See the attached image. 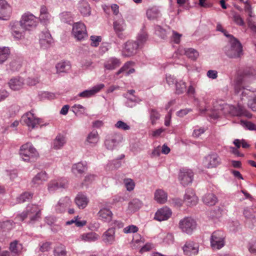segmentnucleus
I'll return each mask as SVG.
<instances>
[{"mask_svg": "<svg viewBox=\"0 0 256 256\" xmlns=\"http://www.w3.org/2000/svg\"><path fill=\"white\" fill-rule=\"evenodd\" d=\"M38 23L37 18L30 13L24 14L20 22H16L12 26V30L13 36L20 38L24 30H29L34 28Z\"/></svg>", "mask_w": 256, "mask_h": 256, "instance_id": "1", "label": "nucleus"}, {"mask_svg": "<svg viewBox=\"0 0 256 256\" xmlns=\"http://www.w3.org/2000/svg\"><path fill=\"white\" fill-rule=\"evenodd\" d=\"M223 50L230 58L240 59L244 55L242 46L236 38L230 40V44L223 48Z\"/></svg>", "mask_w": 256, "mask_h": 256, "instance_id": "2", "label": "nucleus"}, {"mask_svg": "<svg viewBox=\"0 0 256 256\" xmlns=\"http://www.w3.org/2000/svg\"><path fill=\"white\" fill-rule=\"evenodd\" d=\"M40 212L36 205L30 204L27 206L26 210L20 214L17 215L15 219L23 221L26 218L30 219L29 222H34L40 218Z\"/></svg>", "mask_w": 256, "mask_h": 256, "instance_id": "3", "label": "nucleus"}, {"mask_svg": "<svg viewBox=\"0 0 256 256\" xmlns=\"http://www.w3.org/2000/svg\"><path fill=\"white\" fill-rule=\"evenodd\" d=\"M19 154L22 160L26 162H34L38 157L37 150L30 142L20 146Z\"/></svg>", "mask_w": 256, "mask_h": 256, "instance_id": "4", "label": "nucleus"}, {"mask_svg": "<svg viewBox=\"0 0 256 256\" xmlns=\"http://www.w3.org/2000/svg\"><path fill=\"white\" fill-rule=\"evenodd\" d=\"M225 234L220 230L214 232L210 238V244L213 249L220 250L225 244Z\"/></svg>", "mask_w": 256, "mask_h": 256, "instance_id": "5", "label": "nucleus"}, {"mask_svg": "<svg viewBox=\"0 0 256 256\" xmlns=\"http://www.w3.org/2000/svg\"><path fill=\"white\" fill-rule=\"evenodd\" d=\"M179 227L183 232L190 234L196 228V223L193 218L186 217L180 221Z\"/></svg>", "mask_w": 256, "mask_h": 256, "instance_id": "6", "label": "nucleus"}, {"mask_svg": "<svg viewBox=\"0 0 256 256\" xmlns=\"http://www.w3.org/2000/svg\"><path fill=\"white\" fill-rule=\"evenodd\" d=\"M225 108L228 110L230 114L232 116H245L248 118H251L252 116V114L239 104L236 106H226Z\"/></svg>", "mask_w": 256, "mask_h": 256, "instance_id": "7", "label": "nucleus"}, {"mask_svg": "<svg viewBox=\"0 0 256 256\" xmlns=\"http://www.w3.org/2000/svg\"><path fill=\"white\" fill-rule=\"evenodd\" d=\"M72 32L78 40H82L88 37L86 26L80 22L75 23L74 24Z\"/></svg>", "mask_w": 256, "mask_h": 256, "instance_id": "8", "label": "nucleus"}, {"mask_svg": "<svg viewBox=\"0 0 256 256\" xmlns=\"http://www.w3.org/2000/svg\"><path fill=\"white\" fill-rule=\"evenodd\" d=\"M123 138L120 134H114L107 136L104 145L108 150H113L122 140Z\"/></svg>", "mask_w": 256, "mask_h": 256, "instance_id": "9", "label": "nucleus"}, {"mask_svg": "<svg viewBox=\"0 0 256 256\" xmlns=\"http://www.w3.org/2000/svg\"><path fill=\"white\" fill-rule=\"evenodd\" d=\"M194 173L188 169L180 170L178 174V180L184 186L191 184L193 180Z\"/></svg>", "mask_w": 256, "mask_h": 256, "instance_id": "10", "label": "nucleus"}, {"mask_svg": "<svg viewBox=\"0 0 256 256\" xmlns=\"http://www.w3.org/2000/svg\"><path fill=\"white\" fill-rule=\"evenodd\" d=\"M40 44L42 48L46 50L54 43V40L48 30L42 31L40 35Z\"/></svg>", "mask_w": 256, "mask_h": 256, "instance_id": "11", "label": "nucleus"}, {"mask_svg": "<svg viewBox=\"0 0 256 256\" xmlns=\"http://www.w3.org/2000/svg\"><path fill=\"white\" fill-rule=\"evenodd\" d=\"M11 6L6 0H0V20H9L12 13Z\"/></svg>", "mask_w": 256, "mask_h": 256, "instance_id": "12", "label": "nucleus"}, {"mask_svg": "<svg viewBox=\"0 0 256 256\" xmlns=\"http://www.w3.org/2000/svg\"><path fill=\"white\" fill-rule=\"evenodd\" d=\"M21 122L26 124L28 127L34 128L36 125L40 122V120L36 118L31 112H27L21 118Z\"/></svg>", "mask_w": 256, "mask_h": 256, "instance_id": "13", "label": "nucleus"}, {"mask_svg": "<svg viewBox=\"0 0 256 256\" xmlns=\"http://www.w3.org/2000/svg\"><path fill=\"white\" fill-rule=\"evenodd\" d=\"M182 250L186 255L196 256L198 252V245L194 242H187L182 247Z\"/></svg>", "mask_w": 256, "mask_h": 256, "instance_id": "14", "label": "nucleus"}, {"mask_svg": "<svg viewBox=\"0 0 256 256\" xmlns=\"http://www.w3.org/2000/svg\"><path fill=\"white\" fill-rule=\"evenodd\" d=\"M140 48L138 47V44H136L134 41H128L126 44L122 55L126 57H128L135 54L137 50Z\"/></svg>", "mask_w": 256, "mask_h": 256, "instance_id": "15", "label": "nucleus"}, {"mask_svg": "<svg viewBox=\"0 0 256 256\" xmlns=\"http://www.w3.org/2000/svg\"><path fill=\"white\" fill-rule=\"evenodd\" d=\"M113 27L114 30L118 38L122 40L126 38V36L122 32L126 28V24L123 19H120L114 21L113 23Z\"/></svg>", "mask_w": 256, "mask_h": 256, "instance_id": "16", "label": "nucleus"}, {"mask_svg": "<svg viewBox=\"0 0 256 256\" xmlns=\"http://www.w3.org/2000/svg\"><path fill=\"white\" fill-rule=\"evenodd\" d=\"M184 202L186 203V205L189 206L196 204L198 202V198L192 189H186L184 196Z\"/></svg>", "mask_w": 256, "mask_h": 256, "instance_id": "17", "label": "nucleus"}, {"mask_svg": "<svg viewBox=\"0 0 256 256\" xmlns=\"http://www.w3.org/2000/svg\"><path fill=\"white\" fill-rule=\"evenodd\" d=\"M172 215L171 210L168 207L158 210L155 214L154 219L160 222L167 220Z\"/></svg>", "mask_w": 256, "mask_h": 256, "instance_id": "18", "label": "nucleus"}, {"mask_svg": "<svg viewBox=\"0 0 256 256\" xmlns=\"http://www.w3.org/2000/svg\"><path fill=\"white\" fill-rule=\"evenodd\" d=\"M72 202L70 198L66 196L60 198L56 206V210L59 213L64 212L70 206Z\"/></svg>", "mask_w": 256, "mask_h": 256, "instance_id": "19", "label": "nucleus"}, {"mask_svg": "<svg viewBox=\"0 0 256 256\" xmlns=\"http://www.w3.org/2000/svg\"><path fill=\"white\" fill-rule=\"evenodd\" d=\"M104 86V84H100L94 86L91 90H85L80 92L78 96L84 98H90L98 92Z\"/></svg>", "mask_w": 256, "mask_h": 256, "instance_id": "20", "label": "nucleus"}, {"mask_svg": "<svg viewBox=\"0 0 256 256\" xmlns=\"http://www.w3.org/2000/svg\"><path fill=\"white\" fill-rule=\"evenodd\" d=\"M120 64L119 59L115 57H112L107 60L104 64V66L106 70H112L118 67Z\"/></svg>", "mask_w": 256, "mask_h": 256, "instance_id": "21", "label": "nucleus"}, {"mask_svg": "<svg viewBox=\"0 0 256 256\" xmlns=\"http://www.w3.org/2000/svg\"><path fill=\"white\" fill-rule=\"evenodd\" d=\"M208 168H215L220 164V158L216 154H209L206 158Z\"/></svg>", "mask_w": 256, "mask_h": 256, "instance_id": "22", "label": "nucleus"}, {"mask_svg": "<svg viewBox=\"0 0 256 256\" xmlns=\"http://www.w3.org/2000/svg\"><path fill=\"white\" fill-rule=\"evenodd\" d=\"M115 230L113 228H108L102 235V240L106 244H112L115 240Z\"/></svg>", "mask_w": 256, "mask_h": 256, "instance_id": "23", "label": "nucleus"}, {"mask_svg": "<svg viewBox=\"0 0 256 256\" xmlns=\"http://www.w3.org/2000/svg\"><path fill=\"white\" fill-rule=\"evenodd\" d=\"M48 180L47 174L45 172H41L38 173L32 180V186L37 187L42 184L44 182Z\"/></svg>", "mask_w": 256, "mask_h": 256, "instance_id": "24", "label": "nucleus"}, {"mask_svg": "<svg viewBox=\"0 0 256 256\" xmlns=\"http://www.w3.org/2000/svg\"><path fill=\"white\" fill-rule=\"evenodd\" d=\"M88 199L86 196L82 194L78 193L75 198V202L80 208H85L88 204Z\"/></svg>", "mask_w": 256, "mask_h": 256, "instance_id": "25", "label": "nucleus"}, {"mask_svg": "<svg viewBox=\"0 0 256 256\" xmlns=\"http://www.w3.org/2000/svg\"><path fill=\"white\" fill-rule=\"evenodd\" d=\"M23 84L22 79L19 77L12 78L8 82L9 86L14 90H20L22 87Z\"/></svg>", "mask_w": 256, "mask_h": 256, "instance_id": "26", "label": "nucleus"}, {"mask_svg": "<svg viewBox=\"0 0 256 256\" xmlns=\"http://www.w3.org/2000/svg\"><path fill=\"white\" fill-rule=\"evenodd\" d=\"M98 215L102 220L109 222L112 218V213L109 209L104 208L99 211Z\"/></svg>", "mask_w": 256, "mask_h": 256, "instance_id": "27", "label": "nucleus"}, {"mask_svg": "<svg viewBox=\"0 0 256 256\" xmlns=\"http://www.w3.org/2000/svg\"><path fill=\"white\" fill-rule=\"evenodd\" d=\"M68 252L66 246L61 244H56L54 248V256H67Z\"/></svg>", "mask_w": 256, "mask_h": 256, "instance_id": "28", "label": "nucleus"}, {"mask_svg": "<svg viewBox=\"0 0 256 256\" xmlns=\"http://www.w3.org/2000/svg\"><path fill=\"white\" fill-rule=\"evenodd\" d=\"M78 10L83 16H89L90 14V7L88 3L84 0H82L78 3Z\"/></svg>", "mask_w": 256, "mask_h": 256, "instance_id": "29", "label": "nucleus"}, {"mask_svg": "<svg viewBox=\"0 0 256 256\" xmlns=\"http://www.w3.org/2000/svg\"><path fill=\"white\" fill-rule=\"evenodd\" d=\"M167 194L162 190H156L154 193V199L158 203L164 204L167 200Z\"/></svg>", "mask_w": 256, "mask_h": 256, "instance_id": "30", "label": "nucleus"}, {"mask_svg": "<svg viewBox=\"0 0 256 256\" xmlns=\"http://www.w3.org/2000/svg\"><path fill=\"white\" fill-rule=\"evenodd\" d=\"M87 170L86 162H79L73 164L72 166V172L74 174H82Z\"/></svg>", "mask_w": 256, "mask_h": 256, "instance_id": "31", "label": "nucleus"}, {"mask_svg": "<svg viewBox=\"0 0 256 256\" xmlns=\"http://www.w3.org/2000/svg\"><path fill=\"white\" fill-rule=\"evenodd\" d=\"M204 203L208 206H214L218 202L216 196L213 194L208 193L206 194L202 198Z\"/></svg>", "mask_w": 256, "mask_h": 256, "instance_id": "32", "label": "nucleus"}, {"mask_svg": "<svg viewBox=\"0 0 256 256\" xmlns=\"http://www.w3.org/2000/svg\"><path fill=\"white\" fill-rule=\"evenodd\" d=\"M146 16L150 20L157 19L160 16L161 14L158 9L156 7H153L147 10Z\"/></svg>", "mask_w": 256, "mask_h": 256, "instance_id": "33", "label": "nucleus"}, {"mask_svg": "<svg viewBox=\"0 0 256 256\" xmlns=\"http://www.w3.org/2000/svg\"><path fill=\"white\" fill-rule=\"evenodd\" d=\"M56 72L60 74L62 72H67L70 69V64L68 62H62L56 64Z\"/></svg>", "mask_w": 256, "mask_h": 256, "instance_id": "34", "label": "nucleus"}, {"mask_svg": "<svg viewBox=\"0 0 256 256\" xmlns=\"http://www.w3.org/2000/svg\"><path fill=\"white\" fill-rule=\"evenodd\" d=\"M243 214L246 218L252 220V225L249 226L248 227L252 229L256 225V219L252 214V210L248 208H246L244 210Z\"/></svg>", "mask_w": 256, "mask_h": 256, "instance_id": "35", "label": "nucleus"}, {"mask_svg": "<svg viewBox=\"0 0 256 256\" xmlns=\"http://www.w3.org/2000/svg\"><path fill=\"white\" fill-rule=\"evenodd\" d=\"M148 113L150 123L154 126L156 124V122L160 119V114L154 108H150L148 110Z\"/></svg>", "mask_w": 256, "mask_h": 256, "instance_id": "36", "label": "nucleus"}, {"mask_svg": "<svg viewBox=\"0 0 256 256\" xmlns=\"http://www.w3.org/2000/svg\"><path fill=\"white\" fill-rule=\"evenodd\" d=\"M66 143L65 138L64 136L58 134L54 140L53 148L55 150H58L62 148Z\"/></svg>", "mask_w": 256, "mask_h": 256, "instance_id": "37", "label": "nucleus"}, {"mask_svg": "<svg viewBox=\"0 0 256 256\" xmlns=\"http://www.w3.org/2000/svg\"><path fill=\"white\" fill-rule=\"evenodd\" d=\"M66 182H58L56 180L51 181L48 186V190L50 192H52L60 188H65Z\"/></svg>", "mask_w": 256, "mask_h": 256, "instance_id": "38", "label": "nucleus"}, {"mask_svg": "<svg viewBox=\"0 0 256 256\" xmlns=\"http://www.w3.org/2000/svg\"><path fill=\"white\" fill-rule=\"evenodd\" d=\"M130 62H126L116 72V75H119L120 74L125 72L126 76H128L130 74L134 72L135 70L133 68H130L131 66Z\"/></svg>", "mask_w": 256, "mask_h": 256, "instance_id": "39", "label": "nucleus"}, {"mask_svg": "<svg viewBox=\"0 0 256 256\" xmlns=\"http://www.w3.org/2000/svg\"><path fill=\"white\" fill-rule=\"evenodd\" d=\"M142 206V202L138 199H134L128 203V209L131 212L139 210Z\"/></svg>", "mask_w": 256, "mask_h": 256, "instance_id": "40", "label": "nucleus"}, {"mask_svg": "<svg viewBox=\"0 0 256 256\" xmlns=\"http://www.w3.org/2000/svg\"><path fill=\"white\" fill-rule=\"evenodd\" d=\"M22 66V60L20 58L12 60L9 64L10 69L12 71H18Z\"/></svg>", "mask_w": 256, "mask_h": 256, "instance_id": "41", "label": "nucleus"}, {"mask_svg": "<svg viewBox=\"0 0 256 256\" xmlns=\"http://www.w3.org/2000/svg\"><path fill=\"white\" fill-rule=\"evenodd\" d=\"M10 49L8 47L0 48V64H3L9 58Z\"/></svg>", "mask_w": 256, "mask_h": 256, "instance_id": "42", "label": "nucleus"}, {"mask_svg": "<svg viewBox=\"0 0 256 256\" xmlns=\"http://www.w3.org/2000/svg\"><path fill=\"white\" fill-rule=\"evenodd\" d=\"M244 78L241 76L236 78L234 86V92L236 94H238L242 89L248 90L244 86Z\"/></svg>", "mask_w": 256, "mask_h": 256, "instance_id": "43", "label": "nucleus"}, {"mask_svg": "<svg viewBox=\"0 0 256 256\" xmlns=\"http://www.w3.org/2000/svg\"><path fill=\"white\" fill-rule=\"evenodd\" d=\"M81 238L85 242H94L98 239V234L92 232L84 234L81 236Z\"/></svg>", "mask_w": 256, "mask_h": 256, "instance_id": "44", "label": "nucleus"}, {"mask_svg": "<svg viewBox=\"0 0 256 256\" xmlns=\"http://www.w3.org/2000/svg\"><path fill=\"white\" fill-rule=\"evenodd\" d=\"M147 34L145 32H142L138 34L137 40L134 42H136V44H138V47L141 48L147 40Z\"/></svg>", "mask_w": 256, "mask_h": 256, "instance_id": "45", "label": "nucleus"}, {"mask_svg": "<svg viewBox=\"0 0 256 256\" xmlns=\"http://www.w3.org/2000/svg\"><path fill=\"white\" fill-rule=\"evenodd\" d=\"M98 140V136L96 131H92L87 136L86 142L89 144H95Z\"/></svg>", "mask_w": 256, "mask_h": 256, "instance_id": "46", "label": "nucleus"}, {"mask_svg": "<svg viewBox=\"0 0 256 256\" xmlns=\"http://www.w3.org/2000/svg\"><path fill=\"white\" fill-rule=\"evenodd\" d=\"M185 54L190 58L196 60L198 56V52L192 48H189L185 50Z\"/></svg>", "mask_w": 256, "mask_h": 256, "instance_id": "47", "label": "nucleus"}, {"mask_svg": "<svg viewBox=\"0 0 256 256\" xmlns=\"http://www.w3.org/2000/svg\"><path fill=\"white\" fill-rule=\"evenodd\" d=\"M176 93L178 94H183L186 90V84L180 80L176 84Z\"/></svg>", "mask_w": 256, "mask_h": 256, "instance_id": "48", "label": "nucleus"}, {"mask_svg": "<svg viewBox=\"0 0 256 256\" xmlns=\"http://www.w3.org/2000/svg\"><path fill=\"white\" fill-rule=\"evenodd\" d=\"M32 193L25 192L19 196V198H18V202H28L32 198Z\"/></svg>", "mask_w": 256, "mask_h": 256, "instance_id": "49", "label": "nucleus"}, {"mask_svg": "<svg viewBox=\"0 0 256 256\" xmlns=\"http://www.w3.org/2000/svg\"><path fill=\"white\" fill-rule=\"evenodd\" d=\"M13 222L11 220L0 222V228L4 231H8L13 227Z\"/></svg>", "mask_w": 256, "mask_h": 256, "instance_id": "50", "label": "nucleus"}, {"mask_svg": "<svg viewBox=\"0 0 256 256\" xmlns=\"http://www.w3.org/2000/svg\"><path fill=\"white\" fill-rule=\"evenodd\" d=\"M232 19L234 22L240 26H244L245 24L243 18L241 17L240 14L236 12H234L232 14Z\"/></svg>", "mask_w": 256, "mask_h": 256, "instance_id": "51", "label": "nucleus"}, {"mask_svg": "<svg viewBox=\"0 0 256 256\" xmlns=\"http://www.w3.org/2000/svg\"><path fill=\"white\" fill-rule=\"evenodd\" d=\"M128 94H124V96L125 98H127V100L125 103L126 106L128 107L132 108V107L134 106L136 104V98H130L128 96Z\"/></svg>", "mask_w": 256, "mask_h": 256, "instance_id": "52", "label": "nucleus"}, {"mask_svg": "<svg viewBox=\"0 0 256 256\" xmlns=\"http://www.w3.org/2000/svg\"><path fill=\"white\" fill-rule=\"evenodd\" d=\"M114 126L116 128L124 130H126L130 129V126L122 120L118 121Z\"/></svg>", "mask_w": 256, "mask_h": 256, "instance_id": "53", "label": "nucleus"}, {"mask_svg": "<svg viewBox=\"0 0 256 256\" xmlns=\"http://www.w3.org/2000/svg\"><path fill=\"white\" fill-rule=\"evenodd\" d=\"M72 112L78 115L79 114H82L84 112V108L80 104H74L72 107Z\"/></svg>", "mask_w": 256, "mask_h": 256, "instance_id": "54", "label": "nucleus"}, {"mask_svg": "<svg viewBox=\"0 0 256 256\" xmlns=\"http://www.w3.org/2000/svg\"><path fill=\"white\" fill-rule=\"evenodd\" d=\"M40 18L46 20L48 18V10L46 6H42L40 10Z\"/></svg>", "mask_w": 256, "mask_h": 256, "instance_id": "55", "label": "nucleus"}, {"mask_svg": "<svg viewBox=\"0 0 256 256\" xmlns=\"http://www.w3.org/2000/svg\"><path fill=\"white\" fill-rule=\"evenodd\" d=\"M124 182L128 190L131 191L134 190V183L132 179H126Z\"/></svg>", "mask_w": 256, "mask_h": 256, "instance_id": "56", "label": "nucleus"}, {"mask_svg": "<svg viewBox=\"0 0 256 256\" xmlns=\"http://www.w3.org/2000/svg\"><path fill=\"white\" fill-rule=\"evenodd\" d=\"M92 40L91 46H98L99 42L102 40V38L100 36H90Z\"/></svg>", "mask_w": 256, "mask_h": 256, "instance_id": "57", "label": "nucleus"}, {"mask_svg": "<svg viewBox=\"0 0 256 256\" xmlns=\"http://www.w3.org/2000/svg\"><path fill=\"white\" fill-rule=\"evenodd\" d=\"M245 4V6H244V10L246 12H247L248 13V16L249 18H252L254 17V16L253 15L252 12V7L250 4V2L247 0L245 2H244Z\"/></svg>", "mask_w": 256, "mask_h": 256, "instance_id": "58", "label": "nucleus"}, {"mask_svg": "<svg viewBox=\"0 0 256 256\" xmlns=\"http://www.w3.org/2000/svg\"><path fill=\"white\" fill-rule=\"evenodd\" d=\"M138 228L134 225H130L126 227L124 229V232L125 234H128V233H135L138 231Z\"/></svg>", "mask_w": 256, "mask_h": 256, "instance_id": "59", "label": "nucleus"}, {"mask_svg": "<svg viewBox=\"0 0 256 256\" xmlns=\"http://www.w3.org/2000/svg\"><path fill=\"white\" fill-rule=\"evenodd\" d=\"M248 106L252 111L256 112V96L248 100Z\"/></svg>", "mask_w": 256, "mask_h": 256, "instance_id": "60", "label": "nucleus"}, {"mask_svg": "<svg viewBox=\"0 0 256 256\" xmlns=\"http://www.w3.org/2000/svg\"><path fill=\"white\" fill-rule=\"evenodd\" d=\"M166 81L169 86L176 85V84L178 82L174 76L170 74L166 76Z\"/></svg>", "mask_w": 256, "mask_h": 256, "instance_id": "61", "label": "nucleus"}, {"mask_svg": "<svg viewBox=\"0 0 256 256\" xmlns=\"http://www.w3.org/2000/svg\"><path fill=\"white\" fill-rule=\"evenodd\" d=\"M51 246V242H44L40 246V250L42 252H48L50 249Z\"/></svg>", "mask_w": 256, "mask_h": 256, "instance_id": "62", "label": "nucleus"}, {"mask_svg": "<svg viewBox=\"0 0 256 256\" xmlns=\"http://www.w3.org/2000/svg\"><path fill=\"white\" fill-rule=\"evenodd\" d=\"M255 74V72L254 68H249L244 70L243 72V76H241L244 78H244L246 76H253Z\"/></svg>", "mask_w": 256, "mask_h": 256, "instance_id": "63", "label": "nucleus"}, {"mask_svg": "<svg viewBox=\"0 0 256 256\" xmlns=\"http://www.w3.org/2000/svg\"><path fill=\"white\" fill-rule=\"evenodd\" d=\"M172 34H173L172 38V40L176 44H179L180 41L182 34L174 30L172 31Z\"/></svg>", "mask_w": 256, "mask_h": 256, "instance_id": "64", "label": "nucleus"}]
</instances>
